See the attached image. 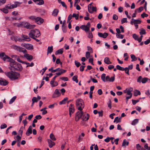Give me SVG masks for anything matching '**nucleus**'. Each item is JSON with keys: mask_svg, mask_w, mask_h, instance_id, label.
<instances>
[{"mask_svg": "<svg viewBox=\"0 0 150 150\" xmlns=\"http://www.w3.org/2000/svg\"><path fill=\"white\" fill-rule=\"evenodd\" d=\"M5 75L11 80L17 79L19 77V74L18 73L12 71L5 72Z\"/></svg>", "mask_w": 150, "mask_h": 150, "instance_id": "1", "label": "nucleus"}, {"mask_svg": "<svg viewBox=\"0 0 150 150\" xmlns=\"http://www.w3.org/2000/svg\"><path fill=\"white\" fill-rule=\"evenodd\" d=\"M10 66L11 67V69H15L16 70L21 71L22 69V67L21 64L15 62L13 60V61H11L10 63Z\"/></svg>", "mask_w": 150, "mask_h": 150, "instance_id": "2", "label": "nucleus"}, {"mask_svg": "<svg viewBox=\"0 0 150 150\" xmlns=\"http://www.w3.org/2000/svg\"><path fill=\"white\" fill-rule=\"evenodd\" d=\"M28 35L31 38L34 37L38 38L40 35V33L39 30L37 29H33L30 30Z\"/></svg>", "mask_w": 150, "mask_h": 150, "instance_id": "3", "label": "nucleus"}, {"mask_svg": "<svg viewBox=\"0 0 150 150\" xmlns=\"http://www.w3.org/2000/svg\"><path fill=\"white\" fill-rule=\"evenodd\" d=\"M76 104L78 110H82L84 107V104L83 100L81 99H78L76 101Z\"/></svg>", "mask_w": 150, "mask_h": 150, "instance_id": "4", "label": "nucleus"}, {"mask_svg": "<svg viewBox=\"0 0 150 150\" xmlns=\"http://www.w3.org/2000/svg\"><path fill=\"white\" fill-rule=\"evenodd\" d=\"M12 47L14 50L18 51L20 52H22L24 54L27 53L26 50L21 47L18 46L16 45H13L12 46Z\"/></svg>", "mask_w": 150, "mask_h": 150, "instance_id": "5", "label": "nucleus"}, {"mask_svg": "<svg viewBox=\"0 0 150 150\" xmlns=\"http://www.w3.org/2000/svg\"><path fill=\"white\" fill-rule=\"evenodd\" d=\"M21 3L18 1H15L14 4H8L5 5L6 8L8 9H12L15 8H16L19 6L21 4Z\"/></svg>", "mask_w": 150, "mask_h": 150, "instance_id": "6", "label": "nucleus"}, {"mask_svg": "<svg viewBox=\"0 0 150 150\" xmlns=\"http://www.w3.org/2000/svg\"><path fill=\"white\" fill-rule=\"evenodd\" d=\"M148 80L150 82V79H149L146 77L142 78V76H140L138 78L137 81L139 83L142 82V83H145Z\"/></svg>", "mask_w": 150, "mask_h": 150, "instance_id": "7", "label": "nucleus"}, {"mask_svg": "<svg viewBox=\"0 0 150 150\" xmlns=\"http://www.w3.org/2000/svg\"><path fill=\"white\" fill-rule=\"evenodd\" d=\"M21 45L22 46L25 47V48L29 50H32L33 49V45L30 44L22 43Z\"/></svg>", "mask_w": 150, "mask_h": 150, "instance_id": "8", "label": "nucleus"}, {"mask_svg": "<svg viewBox=\"0 0 150 150\" xmlns=\"http://www.w3.org/2000/svg\"><path fill=\"white\" fill-rule=\"evenodd\" d=\"M83 114V112L82 111V110L80 111H79L77 112L76 114L75 118V120L76 121H78L82 116Z\"/></svg>", "mask_w": 150, "mask_h": 150, "instance_id": "9", "label": "nucleus"}, {"mask_svg": "<svg viewBox=\"0 0 150 150\" xmlns=\"http://www.w3.org/2000/svg\"><path fill=\"white\" fill-rule=\"evenodd\" d=\"M8 83V82L6 80L2 78H0V85L5 86Z\"/></svg>", "mask_w": 150, "mask_h": 150, "instance_id": "10", "label": "nucleus"}, {"mask_svg": "<svg viewBox=\"0 0 150 150\" xmlns=\"http://www.w3.org/2000/svg\"><path fill=\"white\" fill-rule=\"evenodd\" d=\"M44 22V20L42 18L37 17L35 22L39 25L42 24Z\"/></svg>", "mask_w": 150, "mask_h": 150, "instance_id": "11", "label": "nucleus"}, {"mask_svg": "<svg viewBox=\"0 0 150 150\" xmlns=\"http://www.w3.org/2000/svg\"><path fill=\"white\" fill-rule=\"evenodd\" d=\"M141 21L140 19L135 20L134 18L132 19L131 21L130 22V23L132 24H139L140 23Z\"/></svg>", "mask_w": 150, "mask_h": 150, "instance_id": "12", "label": "nucleus"}, {"mask_svg": "<svg viewBox=\"0 0 150 150\" xmlns=\"http://www.w3.org/2000/svg\"><path fill=\"white\" fill-rule=\"evenodd\" d=\"M2 59L3 60L9 62L10 63H11V61H13V59H12L11 58L7 55H5L4 56Z\"/></svg>", "mask_w": 150, "mask_h": 150, "instance_id": "13", "label": "nucleus"}, {"mask_svg": "<svg viewBox=\"0 0 150 150\" xmlns=\"http://www.w3.org/2000/svg\"><path fill=\"white\" fill-rule=\"evenodd\" d=\"M80 28L82 30H84L86 33L89 31L90 30L89 27H88L87 25H85L81 26Z\"/></svg>", "mask_w": 150, "mask_h": 150, "instance_id": "14", "label": "nucleus"}, {"mask_svg": "<svg viewBox=\"0 0 150 150\" xmlns=\"http://www.w3.org/2000/svg\"><path fill=\"white\" fill-rule=\"evenodd\" d=\"M82 116V119L83 121H86L89 118V115L88 114H83Z\"/></svg>", "mask_w": 150, "mask_h": 150, "instance_id": "15", "label": "nucleus"}, {"mask_svg": "<svg viewBox=\"0 0 150 150\" xmlns=\"http://www.w3.org/2000/svg\"><path fill=\"white\" fill-rule=\"evenodd\" d=\"M24 56L29 61H31L33 59V57L32 55L26 54V53L24 54Z\"/></svg>", "mask_w": 150, "mask_h": 150, "instance_id": "16", "label": "nucleus"}, {"mask_svg": "<svg viewBox=\"0 0 150 150\" xmlns=\"http://www.w3.org/2000/svg\"><path fill=\"white\" fill-rule=\"evenodd\" d=\"M22 38H23L22 40L20 39H18V40L19 41H21L22 40H24L27 41H29L30 40V38L27 35H22Z\"/></svg>", "mask_w": 150, "mask_h": 150, "instance_id": "17", "label": "nucleus"}, {"mask_svg": "<svg viewBox=\"0 0 150 150\" xmlns=\"http://www.w3.org/2000/svg\"><path fill=\"white\" fill-rule=\"evenodd\" d=\"M98 35L100 37L102 38H105L108 35V33H98Z\"/></svg>", "mask_w": 150, "mask_h": 150, "instance_id": "18", "label": "nucleus"}, {"mask_svg": "<svg viewBox=\"0 0 150 150\" xmlns=\"http://www.w3.org/2000/svg\"><path fill=\"white\" fill-rule=\"evenodd\" d=\"M32 127L31 126H30L28 127L26 132V134L27 136H29L32 133Z\"/></svg>", "mask_w": 150, "mask_h": 150, "instance_id": "19", "label": "nucleus"}, {"mask_svg": "<svg viewBox=\"0 0 150 150\" xmlns=\"http://www.w3.org/2000/svg\"><path fill=\"white\" fill-rule=\"evenodd\" d=\"M33 1L38 5H42L44 3L43 0H33Z\"/></svg>", "mask_w": 150, "mask_h": 150, "instance_id": "20", "label": "nucleus"}, {"mask_svg": "<svg viewBox=\"0 0 150 150\" xmlns=\"http://www.w3.org/2000/svg\"><path fill=\"white\" fill-rule=\"evenodd\" d=\"M47 142L49 144V147L50 148L52 147L53 146H54L55 144L54 142L52 141L50 139H48Z\"/></svg>", "mask_w": 150, "mask_h": 150, "instance_id": "21", "label": "nucleus"}, {"mask_svg": "<svg viewBox=\"0 0 150 150\" xmlns=\"http://www.w3.org/2000/svg\"><path fill=\"white\" fill-rule=\"evenodd\" d=\"M104 62L105 64H110L112 63L111 62L109 58L107 57L105 58Z\"/></svg>", "mask_w": 150, "mask_h": 150, "instance_id": "22", "label": "nucleus"}, {"mask_svg": "<svg viewBox=\"0 0 150 150\" xmlns=\"http://www.w3.org/2000/svg\"><path fill=\"white\" fill-rule=\"evenodd\" d=\"M53 51V46H48L47 49V54L49 53L51 54Z\"/></svg>", "mask_w": 150, "mask_h": 150, "instance_id": "23", "label": "nucleus"}, {"mask_svg": "<svg viewBox=\"0 0 150 150\" xmlns=\"http://www.w3.org/2000/svg\"><path fill=\"white\" fill-rule=\"evenodd\" d=\"M59 12V11L58 9H55L52 12V15L54 16H56L57 15Z\"/></svg>", "mask_w": 150, "mask_h": 150, "instance_id": "24", "label": "nucleus"}, {"mask_svg": "<svg viewBox=\"0 0 150 150\" xmlns=\"http://www.w3.org/2000/svg\"><path fill=\"white\" fill-rule=\"evenodd\" d=\"M68 99V98L67 97L65 98L62 101L59 102V104L61 105L65 104Z\"/></svg>", "mask_w": 150, "mask_h": 150, "instance_id": "25", "label": "nucleus"}, {"mask_svg": "<svg viewBox=\"0 0 150 150\" xmlns=\"http://www.w3.org/2000/svg\"><path fill=\"white\" fill-rule=\"evenodd\" d=\"M121 117L119 118L118 117H117L114 119L113 122H116V123L120 122L121 121Z\"/></svg>", "mask_w": 150, "mask_h": 150, "instance_id": "26", "label": "nucleus"}, {"mask_svg": "<svg viewBox=\"0 0 150 150\" xmlns=\"http://www.w3.org/2000/svg\"><path fill=\"white\" fill-rule=\"evenodd\" d=\"M63 49L62 48L60 49L59 50H58L57 51L55 52V54L56 55H57L58 54H62L63 52Z\"/></svg>", "mask_w": 150, "mask_h": 150, "instance_id": "27", "label": "nucleus"}, {"mask_svg": "<svg viewBox=\"0 0 150 150\" xmlns=\"http://www.w3.org/2000/svg\"><path fill=\"white\" fill-rule=\"evenodd\" d=\"M129 144V142L127 141V140L126 139H125L123 140L122 144V146H125L126 145L127 146Z\"/></svg>", "mask_w": 150, "mask_h": 150, "instance_id": "28", "label": "nucleus"}, {"mask_svg": "<svg viewBox=\"0 0 150 150\" xmlns=\"http://www.w3.org/2000/svg\"><path fill=\"white\" fill-rule=\"evenodd\" d=\"M141 93L138 90H136L134 91V95L135 96H137L138 95H140Z\"/></svg>", "mask_w": 150, "mask_h": 150, "instance_id": "29", "label": "nucleus"}, {"mask_svg": "<svg viewBox=\"0 0 150 150\" xmlns=\"http://www.w3.org/2000/svg\"><path fill=\"white\" fill-rule=\"evenodd\" d=\"M62 30L64 33H65L67 32L66 26L64 24V23H63L62 25Z\"/></svg>", "mask_w": 150, "mask_h": 150, "instance_id": "30", "label": "nucleus"}, {"mask_svg": "<svg viewBox=\"0 0 150 150\" xmlns=\"http://www.w3.org/2000/svg\"><path fill=\"white\" fill-rule=\"evenodd\" d=\"M143 7L142 6H140L139 8L136 9L135 10V12L137 13V12H141L143 10Z\"/></svg>", "mask_w": 150, "mask_h": 150, "instance_id": "31", "label": "nucleus"}, {"mask_svg": "<svg viewBox=\"0 0 150 150\" xmlns=\"http://www.w3.org/2000/svg\"><path fill=\"white\" fill-rule=\"evenodd\" d=\"M37 17H36L35 16H33L28 17V18L33 21H34L35 22L37 18Z\"/></svg>", "mask_w": 150, "mask_h": 150, "instance_id": "32", "label": "nucleus"}, {"mask_svg": "<svg viewBox=\"0 0 150 150\" xmlns=\"http://www.w3.org/2000/svg\"><path fill=\"white\" fill-rule=\"evenodd\" d=\"M139 119H135L131 123V124L132 125H135L138 122Z\"/></svg>", "mask_w": 150, "mask_h": 150, "instance_id": "33", "label": "nucleus"}, {"mask_svg": "<svg viewBox=\"0 0 150 150\" xmlns=\"http://www.w3.org/2000/svg\"><path fill=\"white\" fill-rule=\"evenodd\" d=\"M28 23L27 22H22V27L25 28L27 29Z\"/></svg>", "mask_w": 150, "mask_h": 150, "instance_id": "34", "label": "nucleus"}, {"mask_svg": "<svg viewBox=\"0 0 150 150\" xmlns=\"http://www.w3.org/2000/svg\"><path fill=\"white\" fill-rule=\"evenodd\" d=\"M14 139L16 140V142H20L21 139V137L17 135L16 137H14Z\"/></svg>", "mask_w": 150, "mask_h": 150, "instance_id": "35", "label": "nucleus"}, {"mask_svg": "<svg viewBox=\"0 0 150 150\" xmlns=\"http://www.w3.org/2000/svg\"><path fill=\"white\" fill-rule=\"evenodd\" d=\"M16 96H15L13 97L9 101V104H11L12 103L14 102V101H15V99H16Z\"/></svg>", "mask_w": 150, "mask_h": 150, "instance_id": "36", "label": "nucleus"}, {"mask_svg": "<svg viewBox=\"0 0 150 150\" xmlns=\"http://www.w3.org/2000/svg\"><path fill=\"white\" fill-rule=\"evenodd\" d=\"M69 114H71L72 113H73L74 111V107H69Z\"/></svg>", "mask_w": 150, "mask_h": 150, "instance_id": "37", "label": "nucleus"}, {"mask_svg": "<svg viewBox=\"0 0 150 150\" xmlns=\"http://www.w3.org/2000/svg\"><path fill=\"white\" fill-rule=\"evenodd\" d=\"M131 58L132 59V62L135 61L137 60V58L135 56L134 54H131L130 55Z\"/></svg>", "mask_w": 150, "mask_h": 150, "instance_id": "38", "label": "nucleus"}, {"mask_svg": "<svg viewBox=\"0 0 150 150\" xmlns=\"http://www.w3.org/2000/svg\"><path fill=\"white\" fill-rule=\"evenodd\" d=\"M35 25H31L28 23V27L27 29H31L34 28Z\"/></svg>", "mask_w": 150, "mask_h": 150, "instance_id": "39", "label": "nucleus"}, {"mask_svg": "<svg viewBox=\"0 0 150 150\" xmlns=\"http://www.w3.org/2000/svg\"><path fill=\"white\" fill-rule=\"evenodd\" d=\"M22 22L20 23H14V25L18 27H22Z\"/></svg>", "mask_w": 150, "mask_h": 150, "instance_id": "40", "label": "nucleus"}, {"mask_svg": "<svg viewBox=\"0 0 150 150\" xmlns=\"http://www.w3.org/2000/svg\"><path fill=\"white\" fill-rule=\"evenodd\" d=\"M78 76L76 75L74 76L72 78V80L74 81H75L76 83H78V82L77 79Z\"/></svg>", "mask_w": 150, "mask_h": 150, "instance_id": "41", "label": "nucleus"}, {"mask_svg": "<svg viewBox=\"0 0 150 150\" xmlns=\"http://www.w3.org/2000/svg\"><path fill=\"white\" fill-rule=\"evenodd\" d=\"M124 93H126L127 95L132 96V94L131 93V92L128 91L127 89H126L124 91Z\"/></svg>", "mask_w": 150, "mask_h": 150, "instance_id": "42", "label": "nucleus"}, {"mask_svg": "<svg viewBox=\"0 0 150 150\" xmlns=\"http://www.w3.org/2000/svg\"><path fill=\"white\" fill-rule=\"evenodd\" d=\"M140 34L142 35L143 34H145L146 33L145 30L143 28H142L140 31L139 32Z\"/></svg>", "mask_w": 150, "mask_h": 150, "instance_id": "43", "label": "nucleus"}, {"mask_svg": "<svg viewBox=\"0 0 150 150\" xmlns=\"http://www.w3.org/2000/svg\"><path fill=\"white\" fill-rule=\"evenodd\" d=\"M116 36L117 38L120 39H123L124 37V35L120 34H117V33H116Z\"/></svg>", "mask_w": 150, "mask_h": 150, "instance_id": "44", "label": "nucleus"}, {"mask_svg": "<svg viewBox=\"0 0 150 150\" xmlns=\"http://www.w3.org/2000/svg\"><path fill=\"white\" fill-rule=\"evenodd\" d=\"M132 37L135 40L138 41L139 38L138 36L135 34H133Z\"/></svg>", "mask_w": 150, "mask_h": 150, "instance_id": "45", "label": "nucleus"}, {"mask_svg": "<svg viewBox=\"0 0 150 150\" xmlns=\"http://www.w3.org/2000/svg\"><path fill=\"white\" fill-rule=\"evenodd\" d=\"M127 18H123L121 19V23L122 24L125 23H127Z\"/></svg>", "mask_w": 150, "mask_h": 150, "instance_id": "46", "label": "nucleus"}, {"mask_svg": "<svg viewBox=\"0 0 150 150\" xmlns=\"http://www.w3.org/2000/svg\"><path fill=\"white\" fill-rule=\"evenodd\" d=\"M117 69L120 71H124V68L120 66L119 65H117L116 66Z\"/></svg>", "mask_w": 150, "mask_h": 150, "instance_id": "47", "label": "nucleus"}, {"mask_svg": "<svg viewBox=\"0 0 150 150\" xmlns=\"http://www.w3.org/2000/svg\"><path fill=\"white\" fill-rule=\"evenodd\" d=\"M50 137L53 140H55L56 139L55 138L54 135L52 133H51L50 135Z\"/></svg>", "mask_w": 150, "mask_h": 150, "instance_id": "48", "label": "nucleus"}, {"mask_svg": "<svg viewBox=\"0 0 150 150\" xmlns=\"http://www.w3.org/2000/svg\"><path fill=\"white\" fill-rule=\"evenodd\" d=\"M88 37L90 38H93V35L92 33L90 31H88Z\"/></svg>", "mask_w": 150, "mask_h": 150, "instance_id": "49", "label": "nucleus"}, {"mask_svg": "<svg viewBox=\"0 0 150 150\" xmlns=\"http://www.w3.org/2000/svg\"><path fill=\"white\" fill-rule=\"evenodd\" d=\"M124 70L125 71V73L127 74L128 75H129V69L127 67H125L124 68Z\"/></svg>", "mask_w": 150, "mask_h": 150, "instance_id": "50", "label": "nucleus"}, {"mask_svg": "<svg viewBox=\"0 0 150 150\" xmlns=\"http://www.w3.org/2000/svg\"><path fill=\"white\" fill-rule=\"evenodd\" d=\"M105 74H103L101 75V79L102 80L104 81L105 82Z\"/></svg>", "mask_w": 150, "mask_h": 150, "instance_id": "51", "label": "nucleus"}, {"mask_svg": "<svg viewBox=\"0 0 150 150\" xmlns=\"http://www.w3.org/2000/svg\"><path fill=\"white\" fill-rule=\"evenodd\" d=\"M52 84H51L52 87H53L58 85V83L57 82L54 81Z\"/></svg>", "mask_w": 150, "mask_h": 150, "instance_id": "52", "label": "nucleus"}, {"mask_svg": "<svg viewBox=\"0 0 150 150\" xmlns=\"http://www.w3.org/2000/svg\"><path fill=\"white\" fill-rule=\"evenodd\" d=\"M32 100L33 103L37 102L38 101V100H37V98L35 97H33L32 98Z\"/></svg>", "mask_w": 150, "mask_h": 150, "instance_id": "53", "label": "nucleus"}, {"mask_svg": "<svg viewBox=\"0 0 150 150\" xmlns=\"http://www.w3.org/2000/svg\"><path fill=\"white\" fill-rule=\"evenodd\" d=\"M90 52H86V57L87 59H88L90 56Z\"/></svg>", "mask_w": 150, "mask_h": 150, "instance_id": "54", "label": "nucleus"}, {"mask_svg": "<svg viewBox=\"0 0 150 150\" xmlns=\"http://www.w3.org/2000/svg\"><path fill=\"white\" fill-rule=\"evenodd\" d=\"M60 79L62 80L67 81L68 80V78L66 77H62L60 78Z\"/></svg>", "mask_w": 150, "mask_h": 150, "instance_id": "55", "label": "nucleus"}, {"mask_svg": "<svg viewBox=\"0 0 150 150\" xmlns=\"http://www.w3.org/2000/svg\"><path fill=\"white\" fill-rule=\"evenodd\" d=\"M72 16V17L75 18L76 19V20H77L78 19L79 15L78 14H76L74 13L73 14Z\"/></svg>", "mask_w": 150, "mask_h": 150, "instance_id": "56", "label": "nucleus"}, {"mask_svg": "<svg viewBox=\"0 0 150 150\" xmlns=\"http://www.w3.org/2000/svg\"><path fill=\"white\" fill-rule=\"evenodd\" d=\"M54 93L57 95L59 96L60 95V93L59 92L58 89H56L54 91Z\"/></svg>", "mask_w": 150, "mask_h": 150, "instance_id": "57", "label": "nucleus"}, {"mask_svg": "<svg viewBox=\"0 0 150 150\" xmlns=\"http://www.w3.org/2000/svg\"><path fill=\"white\" fill-rule=\"evenodd\" d=\"M7 126L6 124L4 123L1 125L0 128L1 129H3L7 127Z\"/></svg>", "mask_w": 150, "mask_h": 150, "instance_id": "58", "label": "nucleus"}, {"mask_svg": "<svg viewBox=\"0 0 150 150\" xmlns=\"http://www.w3.org/2000/svg\"><path fill=\"white\" fill-rule=\"evenodd\" d=\"M92 7H91V6H89V5H88V11L90 13H92V11H91V9L92 8Z\"/></svg>", "mask_w": 150, "mask_h": 150, "instance_id": "59", "label": "nucleus"}, {"mask_svg": "<svg viewBox=\"0 0 150 150\" xmlns=\"http://www.w3.org/2000/svg\"><path fill=\"white\" fill-rule=\"evenodd\" d=\"M3 12L5 13H8V10L7 9H5V8H3L1 9H0Z\"/></svg>", "mask_w": 150, "mask_h": 150, "instance_id": "60", "label": "nucleus"}, {"mask_svg": "<svg viewBox=\"0 0 150 150\" xmlns=\"http://www.w3.org/2000/svg\"><path fill=\"white\" fill-rule=\"evenodd\" d=\"M132 103L133 105H135L139 101V99L137 100H132Z\"/></svg>", "mask_w": 150, "mask_h": 150, "instance_id": "61", "label": "nucleus"}, {"mask_svg": "<svg viewBox=\"0 0 150 150\" xmlns=\"http://www.w3.org/2000/svg\"><path fill=\"white\" fill-rule=\"evenodd\" d=\"M74 63L76 66L77 67H79L81 65L80 62H78L76 61H75Z\"/></svg>", "mask_w": 150, "mask_h": 150, "instance_id": "62", "label": "nucleus"}, {"mask_svg": "<svg viewBox=\"0 0 150 150\" xmlns=\"http://www.w3.org/2000/svg\"><path fill=\"white\" fill-rule=\"evenodd\" d=\"M57 75L55 76L52 79L51 81H50V84H52V83L53 82H54V81L55 80V78L57 77Z\"/></svg>", "mask_w": 150, "mask_h": 150, "instance_id": "63", "label": "nucleus"}, {"mask_svg": "<svg viewBox=\"0 0 150 150\" xmlns=\"http://www.w3.org/2000/svg\"><path fill=\"white\" fill-rule=\"evenodd\" d=\"M112 18L114 20H116L118 18V16L116 14H114Z\"/></svg>", "mask_w": 150, "mask_h": 150, "instance_id": "64", "label": "nucleus"}]
</instances>
